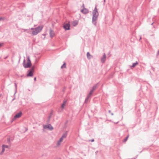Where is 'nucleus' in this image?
Wrapping results in <instances>:
<instances>
[{"instance_id": "obj_1", "label": "nucleus", "mask_w": 159, "mask_h": 159, "mask_svg": "<svg viewBox=\"0 0 159 159\" xmlns=\"http://www.w3.org/2000/svg\"><path fill=\"white\" fill-rule=\"evenodd\" d=\"M92 23L95 25H97V20L99 13L97 9L96 6L94 8L92 13Z\"/></svg>"}, {"instance_id": "obj_2", "label": "nucleus", "mask_w": 159, "mask_h": 159, "mask_svg": "<svg viewBox=\"0 0 159 159\" xmlns=\"http://www.w3.org/2000/svg\"><path fill=\"white\" fill-rule=\"evenodd\" d=\"M43 26L42 25L39 26L38 27L34 28V29L32 31V34L33 35H37L42 30Z\"/></svg>"}, {"instance_id": "obj_3", "label": "nucleus", "mask_w": 159, "mask_h": 159, "mask_svg": "<svg viewBox=\"0 0 159 159\" xmlns=\"http://www.w3.org/2000/svg\"><path fill=\"white\" fill-rule=\"evenodd\" d=\"M27 59V64H25V59L24 60L23 62V66L25 68L30 67L32 65L29 57H28Z\"/></svg>"}, {"instance_id": "obj_4", "label": "nucleus", "mask_w": 159, "mask_h": 159, "mask_svg": "<svg viewBox=\"0 0 159 159\" xmlns=\"http://www.w3.org/2000/svg\"><path fill=\"white\" fill-rule=\"evenodd\" d=\"M34 69V67L33 66L30 70H28L29 72L27 75V76L32 77L33 75Z\"/></svg>"}, {"instance_id": "obj_5", "label": "nucleus", "mask_w": 159, "mask_h": 159, "mask_svg": "<svg viewBox=\"0 0 159 159\" xmlns=\"http://www.w3.org/2000/svg\"><path fill=\"white\" fill-rule=\"evenodd\" d=\"M43 127L44 129H48L50 130H52L53 129V127L51 124L45 125H43Z\"/></svg>"}, {"instance_id": "obj_6", "label": "nucleus", "mask_w": 159, "mask_h": 159, "mask_svg": "<svg viewBox=\"0 0 159 159\" xmlns=\"http://www.w3.org/2000/svg\"><path fill=\"white\" fill-rule=\"evenodd\" d=\"M22 115V112L20 111L19 113L16 114L14 116L12 119L13 121L14 120L20 117Z\"/></svg>"}, {"instance_id": "obj_7", "label": "nucleus", "mask_w": 159, "mask_h": 159, "mask_svg": "<svg viewBox=\"0 0 159 159\" xmlns=\"http://www.w3.org/2000/svg\"><path fill=\"white\" fill-rule=\"evenodd\" d=\"M70 25L69 23L64 24L63 25V28L66 30H68L70 29Z\"/></svg>"}, {"instance_id": "obj_8", "label": "nucleus", "mask_w": 159, "mask_h": 159, "mask_svg": "<svg viewBox=\"0 0 159 159\" xmlns=\"http://www.w3.org/2000/svg\"><path fill=\"white\" fill-rule=\"evenodd\" d=\"M106 55L105 53H104L102 57L101 58V62L103 63H104L105 62V61L106 59Z\"/></svg>"}, {"instance_id": "obj_9", "label": "nucleus", "mask_w": 159, "mask_h": 159, "mask_svg": "<svg viewBox=\"0 0 159 159\" xmlns=\"http://www.w3.org/2000/svg\"><path fill=\"white\" fill-rule=\"evenodd\" d=\"M81 11L85 14L88 13L89 12L88 10L85 8H84L83 9L81 10Z\"/></svg>"}, {"instance_id": "obj_10", "label": "nucleus", "mask_w": 159, "mask_h": 159, "mask_svg": "<svg viewBox=\"0 0 159 159\" xmlns=\"http://www.w3.org/2000/svg\"><path fill=\"white\" fill-rule=\"evenodd\" d=\"M49 34L51 38L53 37L54 35V33L53 31L51 29L50 30Z\"/></svg>"}, {"instance_id": "obj_11", "label": "nucleus", "mask_w": 159, "mask_h": 159, "mask_svg": "<svg viewBox=\"0 0 159 159\" xmlns=\"http://www.w3.org/2000/svg\"><path fill=\"white\" fill-rule=\"evenodd\" d=\"M99 85V83H98L93 87L92 89L94 91L97 88Z\"/></svg>"}, {"instance_id": "obj_12", "label": "nucleus", "mask_w": 159, "mask_h": 159, "mask_svg": "<svg viewBox=\"0 0 159 159\" xmlns=\"http://www.w3.org/2000/svg\"><path fill=\"white\" fill-rule=\"evenodd\" d=\"M63 139H62V138H61L57 142V146H59L61 143V142L62 141Z\"/></svg>"}, {"instance_id": "obj_13", "label": "nucleus", "mask_w": 159, "mask_h": 159, "mask_svg": "<svg viewBox=\"0 0 159 159\" xmlns=\"http://www.w3.org/2000/svg\"><path fill=\"white\" fill-rule=\"evenodd\" d=\"M138 64V63L137 61H136L135 63H133L131 67V68L135 67Z\"/></svg>"}, {"instance_id": "obj_14", "label": "nucleus", "mask_w": 159, "mask_h": 159, "mask_svg": "<svg viewBox=\"0 0 159 159\" xmlns=\"http://www.w3.org/2000/svg\"><path fill=\"white\" fill-rule=\"evenodd\" d=\"M87 57L89 59H91V57H92V56H91L90 55V54L89 53V52H87Z\"/></svg>"}, {"instance_id": "obj_15", "label": "nucleus", "mask_w": 159, "mask_h": 159, "mask_svg": "<svg viewBox=\"0 0 159 159\" xmlns=\"http://www.w3.org/2000/svg\"><path fill=\"white\" fill-rule=\"evenodd\" d=\"M67 135V134L66 132V133H64L62 134V135L61 138H62V139H63L64 138H65L66 137Z\"/></svg>"}, {"instance_id": "obj_16", "label": "nucleus", "mask_w": 159, "mask_h": 159, "mask_svg": "<svg viewBox=\"0 0 159 159\" xmlns=\"http://www.w3.org/2000/svg\"><path fill=\"white\" fill-rule=\"evenodd\" d=\"M91 97L88 95H87L86 98L85 100V103H87L89 100V98L90 97Z\"/></svg>"}, {"instance_id": "obj_17", "label": "nucleus", "mask_w": 159, "mask_h": 159, "mask_svg": "<svg viewBox=\"0 0 159 159\" xmlns=\"http://www.w3.org/2000/svg\"><path fill=\"white\" fill-rule=\"evenodd\" d=\"M78 24V21L77 20L74 21L73 23V25L74 26H76Z\"/></svg>"}, {"instance_id": "obj_18", "label": "nucleus", "mask_w": 159, "mask_h": 159, "mask_svg": "<svg viewBox=\"0 0 159 159\" xmlns=\"http://www.w3.org/2000/svg\"><path fill=\"white\" fill-rule=\"evenodd\" d=\"M2 152L0 153L1 154H2L3 152H4L5 150V148L4 147V145H2Z\"/></svg>"}, {"instance_id": "obj_19", "label": "nucleus", "mask_w": 159, "mask_h": 159, "mask_svg": "<svg viewBox=\"0 0 159 159\" xmlns=\"http://www.w3.org/2000/svg\"><path fill=\"white\" fill-rule=\"evenodd\" d=\"M64 68H66V64L65 63H64L61 67V68L62 69Z\"/></svg>"}, {"instance_id": "obj_20", "label": "nucleus", "mask_w": 159, "mask_h": 159, "mask_svg": "<svg viewBox=\"0 0 159 159\" xmlns=\"http://www.w3.org/2000/svg\"><path fill=\"white\" fill-rule=\"evenodd\" d=\"M128 137H129V136H128H128H127L125 138V139L124 140V142H126V141L127 140V139H128Z\"/></svg>"}, {"instance_id": "obj_21", "label": "nucleus", "mask_w": 159, "mask_h": 159, "mask_svg": "<svg viewBox=\"0 0 159 159\" xmlns=\"http://www.w3.org/2000/svg\"><path fill=\"white\" fill-rule=\"evenodd\" d=\"M4 145V147L5 148H9V147L8 145Z\"/></svg>"}, {"instance_id": "obj_22", "label": "nucleus", "mask_w": 159, "mask_h": 159, "mask_svg": "<svg viewBox=\"0 0 159 159\" xmlns=\"http://www.w3.org/2000/svg\"><path fill=\"white\" fill-rule=\"evenodd\" d=\"M67 102V100H66L65 99V100H64L63 103L66 104Z\"/></svg>"}, {"instance_id": "obj_23", "label": "nucleus", "mask_w": 159, "mask_h": 159, "mask_svg": "<svg viewBox=\"0 0 159 159\" xmlns=\"http://www.w3.org/2000/svg\"><path fill=\"white\" fill-rule=\"evenodd\" d=\"M66 104H64V103H62V104L61 106V107L62 108H64V106Z\"/></svg>"}, {"instance_id": "obj_24", "label": "nucleus", "mask_w": 159, "mask_h": 159, "mask_svg": "<svg viewBox=\"0 0 159 159\" xmlns=\"http://www.w3.org/2000/svg\"><path fill=\"white\" fill-rule=\"evenodd\" d=\"M10 138H8L7 139V142L8 143H9L10 142Z\"/></svg>"}, {"instance_id": "obj_25", "label": "nucleus", "mask_w": 159, "mask_h": 159, "mask_svg": "<svg viewBox=\"0 0 159 159\" xmlns=\"http://www.w3.org/2000/svg\"><path fill=\"white\" fill-rule=\"evenodd\" d=\"M92 93H91V92H90L89 94L88 95L89 96H90L91 97V96L92 95Z\"/></svg>"}, {"instance_id": "obj_26", "label": "nucleus", "mask_w": 159, "mask_h": 159, "mask_svg": "<svg viewBox=\"0 0 159 159\" xmlns=\"http://www.w3.org/2000/svg\"><path fill=\"white\" fill-rule=\"evenodd\" d=\"M4 20V18L2 17H0V21L1 20Z\"/></svg>"}, {"instance_id": "obj_27", "label": "nucleus", "mask_w": 159, "mask_h": 159, "mask_svg": "<svg viewBox=\"0 0 159 159\" xmlns=\"http://www.w3.org/2000/svg\"><path fill=\"white\" fill-rule=\"evenodd\" d=\"M94 139H92L91 140H89L90 141H91V142H94Z\"/></svg>"}, {"instance_id": "obj_28", "label": "nucleus", "mask_w": 159, "mask_h": 159, "mask_svg": "<svg viewBox=\"0 0 159 159\" xmlns=\"http://www.w3.org/2000/svg\"><path fill=\"white\" fill-rule=\"evenodd\" d=\"M3 43H0V48L3 45Z\"/></svg>"}, {"instance_id": "obj_29", "label": "nucleus", "mask_w": 159, "mask_h": 159, "mask_svg": "<svg viewBox=\"0 0 159 159\" xmlns=\"http://www.w3.org/2000/svg\"><path fill=\"white\" fill-rule=\"evenodd\" d=\"M82 7H83V9L84 8H85L84 5V4H83Z\"/></svg>"}, {"instance_id": "obj_30", "label": "nucleus", "mask_w": 159, "mask_h": 159, "mask_svg": "<svg viewBox=\"0 0 159 159\" xmlns=\"http://www.w3.org/2000/svg\"><path fill=\"white\" fill-rule=\"evenodd\" d=\"M34 28H31V30H32V31L34 30Z\"/></svg>"}, {"instance_id": "obj_31", "label": "nucleus", "mask_w": 159, "mask_h": 159, "mask_svg": "<svg viewBox=\"0 0 159 159\" xmlns=\"http://www.w3.org/2000/svg\"><path fill=\"white\" fill-rule=\"evenodd\" d=\"M90 92H91V93H93V91L91 89L90 91Z\"/></svg>"}, {"instance_id": "obj_32", "label": "nucleus", "mask_w": 159, "mask_h": 159, "mask_svg": "<svg viewBox=\"0 0 159 159\" xmlns=\"http://www.w3.org/2000/svg\"><path fill=\"white\" fill-rule=\"evenodd\" d=\"M34 81H36V77H35L34 78Z\"/></svg>"}, {"instance_id": "obj_33", "label": "nucleus", "mask_w": 159, "mask_h": 159, "mask_svg": "<svg viewBox=\"0 0 159 159\" xmlns=\"http://www.w3.org/2000/svg\"><path fill=\"white\" fill-rule=\"evenodd\" d=\"M24 31L25 32L26 31H27V30H26V29H23Z\"/></svg>"}, {"instance_id": "obj_34", "label": "nucleus", "mask_w": 159, "mask_h": 159, "mask_svg": "<svg viewBox=\"0 0 159 159\" xmlns=\"http://www.w3.org/2000/svg\"><path fill=\"white\" fill-rule=\"evenodd\" d=\"M15 85L16 86V83H15Z\"/></svg>"}, {"instance_id": "obj_35", "label": "nucleus", "mask_w": 159, "mask_h": 159, "mask_svg": "<svg viewBox=\"0 0 159 159\" xmlns=\"http://www.w3.org/2000/svg\"><path fill=\"white\" fill-rule=\"evenodd\" d=\"M51 117V116H49L48 118H49V119H50Z\"/></svg>"}, {"instance_id": "obj_36", "label": "nucleus", "mask_w": 159, "mask_h": 159, "mask_svg": "<svg viewBox=\"0 0 159 159\" xmlns=\"http://www.w3.org/2000/svg\"><path fill=\"white\" fill-rule=\"evenodd\" d=\"M111 115H112H112H114L113 113H111Z\"/></svg>"}, {"instance_id": "obj_37", "label": "nucleus", "mask_w": 159, "mask_h": 159, "mask_svg": "<svg viewBox=\"0 0 159 159\" xmlns=\"http://www.w3.org/2000/svg\"><path fill=\"white\" fill-rule=\"evenodd\" d=\"M108 112H109V113H110L111 112V111H110V110H109V111H108Z\"/></svg>"}, {"instance_id": "obj_38", "label": "nucleus", "mask_w": 159, "mask_h": 159, "mask_svg": "<svg viewBox=\"0 0 159 159\" xmlns=\"http://www.w3.org/2000/svg\"><path fill=\"white\" fill-rule=\"evenodd\" d=\"M27 32L28 33H30V32L29 31H27Z\"/></svg>"}, {"instance_id": "obj_39", "label": "nucleus", "mask_w": 159, "mask_h": 159, "mask_svg": "<svg viewBox=\"0 0 159 159\" xmlns=\"http://www.w3.org/2000/svg\"><path fill=\"white\" fill-rule=\"evenodd\" d=\"M153 24V23H152V24H151V25H152Z\"/></svg>"}, {"instance_id": "obj_40", "label": "nucleus", "mask_w": 159, "mask_h": 159, "mask_svg": "<svg viewBox=\"0 0 159 159\" xmlns=\"http://www.w3.org/2000/svg\"><path fill=\"white\" fill-rule=\"evenodd\" d=\"M152 68V69H153V70H154V68Z\"/></svg>"}, {"instance_id": "obj_41", "label": "nucleus", "mask_w": 159, "mask_h": 159, "mask_svg": "<svg viewBox=\"0 0 159 159\" xmlns=\"http://www.w3.org/2000/svg\"><path fill=\"white\" fill-rule=\"evenodd\" d=\"M141 39V37H140V39Z\"/></svg>"}, {"instance_id": "obj_42", "label": "nucleus", "mask_w": 159, "mask_h": 159, "mask_svg": "<svg viewBox=\"0 0 159 159\" xmlns=\"http://www.w3.org/2000/svg\"><path fill=\"white\" fill-rule=\"evenodd\" d=\"M104 2H105V0H104Z\"/></svg>"}]
</instances>
